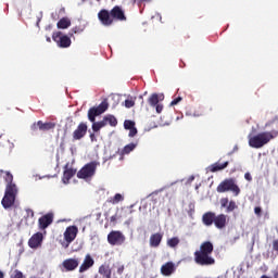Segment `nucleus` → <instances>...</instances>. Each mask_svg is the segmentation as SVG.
I'll use <instances>...</instances> for the list:
<instances>
[{
  "mask_svg": "<svg viewBox=\"0 0 278 278\" xmlns=\"http://www.w3.org/2000/svg\"><path fill=\"white\" fill-rule=\"evenodd\" d=\"M148 103L151 105V108H155L157 114H162L164 105L160 104V96L157 93H152L148 99Z\"/></svg>",
  "mask_w": 278,
  "mask_h": 278,
  "instance_id": "16",
  "label": "nucleus"
},
{
  "mask_svg": "<svg viewBox=\"0 0 278 278\" xmlns=\"http://www.w3.org/2000/svg\"><path fill=\"white\" fill-rule=\"evenodd\" d=\"M125 108H134V105H136V101H134L132 99H127L125 100Z\"/></svg>",
  "mask_w": 278,
  "mask_h": 278,
  "instance_id": "32",
  "label": "nucleus"
},
{
  "mask_svg": "<svg viewBox=\"0 0 278 278\" xmlns=\"http://www.w3.org/2000/svg\"><path fill=\"white\" fill-rule=\"evenodd\" d=\"M77 233H79V228H77V226H68L63 233L65 242L62 243V247L68 249L71 243L77 238Z\"/></svg>",
  "mask_w": 278,
  "mask_h": 278,
  "instance_id": "8",
  "label": "nucleus"
},
{
  "mask_svg": "<svg viewBox=\"0 0 278 278\" xmlns=\"http://www.w3.org/2000/svg\"><path fill=\"white\" fill-rule=\"evenodd\" d=\"M62 266L66 273H73V270H77L79 266V258H67L64 260Z\"/></svg>",
  "mask_w": 278,
  "mask_h": 278,
  "instance_id": "17",
  "label": "nucleus"
},
{
  "mask_svg": "<svg viewBox=\"0 0 278 278\" xmlns=\"http://www.w3.org/2000/svg\"><path fill=\"white\" fill-rule=\"evenodd\" d=\"M26 214H27V216H30V218H34V216H35L34 210H31V208H27Z\"/></svg>",
  "mask_w": 278,
  "mask_h": 278,
  "instance_id": "39",
  "label": "nucleus"
},
{
  "mask_svg": "<svg viewBox=\"0 0 278 278\" xmlns=\"http://www.w3.org/2000/svg\"><path fill=\"white\" fill-rule=\"evenodd\" d=\"M99 275H102L103 278H112V269L110 265H101L98 269Z\"/></svg>",
  "mask_w": 278,
  "mask_h": 278,
  "instance_id": "24",
  "label": "nucleus"
},
{
  "mask_svg": "<svg viewBox=\"0 0 278 278\" xmlns=\"http://www.w3.org/2000/svg\"><path fill=\"white\" fill-rule=\"evenodd\" d=\"M137 134H138V129L136 128V126H134L132 128L129 129L128 136L130 138H134V136H136Z\"/></svg>",
  "mask_w": 278,
  "mask_h": 278,
  "instance_id": "34",
  "label": "nucleus"
},
{
  "mask_svg": "<svg viewBox=\"0 0 278 278\" xmlns=\"http://www.w3.org/2000/svg\"><path fill=\"white\" fill-rule=\"evenodd\" d=\"M124 198L121 193H116L113 198H111L110 203H112L113 205H116V203H121V201H123Z\"/></svg>",
  "mask_w": 278,
  "mask_h": 278,
  "instance_id": "30",
  "label": "nucleus"
},
{
  "mask_svg": "<svg viewBox=\"0 0 278 278\" xmlns=\"http://www.w3.org/2000/svg\"><path fill=\"white\" fill-rule=\"evenodd\" d=\"M52 39L54 40V42H56L58 47H60L61 49H68V47H71L72 45L71 37L66 35H62V31L53 33Z\"/></svg>",
  "mask_w": 278,
  "mask_h": 278,
  "instance_id": "10",
  "label": "nucleus"
},
{
  "mask_svg": "<svg viewBox=\"0 0 278 278\" xmlns=\"http://www.w3.org/2000/svg\"><path fill=\"white\" fill-rule=\"evenodd\" d=\"M12 278H23V273L20 271L18 269H16V270L14 271V276H13Z\"/></svg>",
  "mask_w": 278,
  "mask_h": 278,
  "instance_id": "36",
  "label": "nucleus"
},
{
  "mask_svg": "<svg viewBox=\"0 0 278 278\" xmlns=\"http://www.w3.org/2000/svg\"><path fill=\"white\" fill-rule=\"evenodd\" d=\"M42 240H45L42 232H36L28 240V247L30 249H40L42 247Z\"/></svg>",
  "mask_w": 278,
  "mask_h": 278,
  "instance_id": "14",
  "label": "nucleus"
},
{
  "mask_svg": "<svg viewBox=\"0 0 278 278\" xmlns=\"http://www.w3.org/2000/svg\"><path fill=\"white\" fill-rule=\"evenodd\" d=\"M216 191L220 194L231 192L235 197H238L240 194V187L236 184V178H226L217 186Z\"/></svg>",
  "mask_w": 278,
  "mask_h": 278,
  "instance_id": "6",
  "label": "nucleus"
},
{
  "mask_svg": "<svg viewBox=\"0 0 278 278\" xmlns=\"http://www.w3.org/2000/svg\"><path fill=\"white\" fill-rule=\"evenodd\" d=\"M71 26V20L68 17H63L56 23L58 29H68Z\"/></svg>",
  "mask_w": 278,
  "mask_h": 278,
  "instance_id": "26",
  "label": "nucleus"
},
{
  "mask_svg": "<svg viewBox=\"0 0 278 278\" xmlns=\"http://www.w3.org/2000/svg\"><path fill=\"white\" fill-rule=\"evenodd\" d=\"M125 273V265H122L117 268V275H123Z\"/></svg>",
  "mask_w": 278,
  "mask_h": 278,
  "instance_id": "40",
  "label": "nucleus"
},
{
  "mask_svg": "<svg viewBox=\"0 0 278 278\" xmlns=\"http://www.w3.org/2000/svg\"><path fill=\"white\" fill-rule=\"evenodd\" d=\"M75 175H77V169H75L73 167H68V164H66L64 166V170H63V177H62L63 184H65V185L70 184L71 179H73V177H75Z\"/></svg>",
  "mask_w": 278,
  "mask_h": 278,
  "instance_id": "20",
  "label": "nucleus"
},
{
  "mask_svg": "<svg viewBox=\"0 0 278 278\" xmlns=\"http://www.w3.org/2000/svg\"><path fill=\"white\" fill-rule=\"evenodd\" d=\"M220 203V208L225 210L226 214H231V212H233L235 210H238V204L236 203V201L230 200L229 198H222L219 200Z\"/></svg>",
  "mask_w": 278,
  "mask_h": 278,
  "instance_id": "12",
  "label": "nucleus"
},
{
  "mask_svg": "<svg viewBox=\"0 0 278 278\" xmlns=\"http://www.w3.org/2000/svg\"><path fill=\"white\" fill-rule=\"evenodd\" d=\"M4 181L7 182V186L1 205L4 210H10V207H13L14 203H16L18 187L14 184V176L10 172H5Z\"/></svg>",
  "mask_w": 278,
  "mask_h": 278,
  "instance_id": "2",
  "label": "nucleus"
},
{
  "mask_svg": "<svg viewBox=\"0 0 278 278\" xmlns=\"http://www.w3.org/2000/svg\"><path fill=\"white\" fill-rule=\"evenodd\" d=\"M108 108H110V104L108 103V101H102L98 106H92L89 109L88 111V118L90 121V123L92 124V130L93 131H101V129H103V127H105L108 124H105V119H102L100 122H94L97 121V116H101V114H103Z\"/></svg>",
  "mask_w": 278,
  "mask_h": 278,
  "instance_id": "3",
  "label": "nucleus"
},
{
  "mask_svg": "<svg viewBox=\"0 0 278 278\" xmlns=\"http://www.w3.org/2000/svg\"><path fill=\"white\" fill-rule=\"evenodd\" d=\"M104 123L108 125L110 124L111 127H116V125H118V119H116V117L114 115H106L103 117Z\"/></svg>",
  "mask_w": 278,
  "mask_h": 278,
  "instance_id": "27",
  "label": "nucleus"
},
{
  "mask_svg": "<svg viewBox=\"0 0 278 278\" xmlns=\"http://www.w3.org/2000/svg\"><path fill=\"white\" fill-rule=\"evenodd\" d=\"M202 223L206 227H212L214 225L216 229H225L229 223V217L226 214H218L214 212H206L202 215Z\"/></svg>",
  "mask_w": 278,
  "mask_h": 278,
  "instance_id": "4",
  "label": "nucleus"
},
{
  "mask_svg": "<svg viewBox=\"0 0 278 278\" xmlns=\"http://www.w3.org/2000/svg\"><path fill=\"white\" fill-rule=\"evenodd\" d=\"M136 127V123L134 121L126 119L124 122V129H132Z\"/></svg>",
  "mask_w": 278,
  "mask_h": 278,
  "instance_id": "31",
  "label": "nucleus"
},
{
  "mask_svg": "<svg viewBox=\"0 0 278 278\" xmlns=\"http://www.w3.org/2000/svg\"><path fill=\"white\" fill-rule=\"evenodd\" d=\"M177 270V266H175V263L167 262L161 266V274L164 277H170V275H174V273Z\"/></svg>",
  "mask_w": 278,
  "mask_h": 278,
  "instance_id": "21",
  "label": "nucleus"
},
{
  "mask_svg": "<svg viewBox=\"0 0 278 278\" xmlns=\"http://www.w3.org/2000/svg\"><path fill=\"white\" fill-rule=\"evenodd\" d=\"M53 213H47L46 215H42L39 219H38V228L41 230L47 229L50 225L53 224Z\"/></svg>",
  "mask_w": 278,
  "mask_h": 278,
  "instance_id": "15",
  "label": "nucleus"
},
{
  "mask_svg": "<svg viewBox=\"0 0 278 278\" xmlns=\"http://www.w3.org/2000/svg\"><path fill=\"white\" fill-rule=\"evenodd\" d=\"M101 163L97 161H91L90 163L85 164L78 172H77V178L78 179H92V176L96 175L98 166H100Z\"/></svg>",
  "mask_w": 278,
  "mask_h": 278,
  "instance_id": "7",
  "label": "nucleus"
},
{
  "mask_svg": "<svg viewBox=\"0 0 278 278\" xmlns=\"http://www.w3.org/2000/svg\"><path fill=\"white\" fill-rule=\"evenodd\" d=\"M277 136H278L277 130L263 131L255 136H249V146L252 149H262V147H265V144H268L270 140H275Z\"/></svg>",
  "mask_w": 278,
  "mask_h": 278,
  "instance_id": "5",
  "label": "nucleus"
},
{
  "mask_svg": "<svg viewBox=\"0 0 278 278\" xmlns=\"http://www.w3.org/2000/svg\"><path fill=\"white\" fill-rule=\"evenodd\" d=\"M4 277L5 276H4L3 271L0 270V278H4Z\"/></svg>",
  "mask_w": 278,
  "mask_h": 278,
  "instance_id": "44",
  "label": "nucleus"
},
{
  "mask_svg": "<svg viewBox=\"0 0 278 278\" xmlns=\"http://www.w3.org/2000/svg\"><path fill=\"white\" fill-rule=\"evenodd\" d=\"M81 28L79 26H75L73 29H72V33H70V36L73 37L74 34H81Z\"/></svg>",
  "mask_w": 278,
  "mask_h": 278,
  "instance_id": "33",
  "label": "nucleus"
},
{
  "mask_svg": "<svg viewBox=\"0 0 278 278\" xmlns=\"http://www.w3.org/2000/svg\"><path fill=\"white\" fill-rule=\"evenodd\" d=\"M111 17L113 21H127V16L125 15V11L119 5H115L111 11Z\"/></svg>",
  "mask_w": 278,
  "mask_h": 278,
  "instance_id": "19",
  "label": "nucleus"
},
{
  "mask_svg": "<svg viewBox=\"0 0 278 278\" xmlns=\"http://www.w3.org/2000/svg\"><path fill=\"white\" fill-rule=\"evenodd\" d=\"M125 235H123L119 230H112L108 235V242L111 247H121L125 244Z\"/></svg>",
  "mask_w": 278,
  "mask_h": 278,
  "instance_id": "9",
  "label": "nucleus"
},
{
  "mask_svg": "<svg viewBox=\"0 0 278 278\" xmlns=\"http://www.w3.org/2000/svg\"><path fill=\"white\" fill-rule=\"evenodd\" d=\"M181 100H182L181 97L175 98V99L170 102V105H177V103H180Z\"/></svg>",
  "mask_w": 278,
  "mask_h": 278,
  "instance_id": "37",
  "label": "nucleus"
},
{
  "mask_svg": "<svg viewBox=\"0 0 278 278\" xmlns=\"http://www.w3.org/2000/svg\"><path fill=\"white\" fill-rule=\"evenodd\" d=\"M90 138H91V142H94V134H91Z\"/></svg>",
  "mask_w": 278,
  "mask_h": 278,
  "instance_id": "42",
  "label": "nucleus"
},
{
  "mask_svg": "<svg viewBox=\"0 0 278 278\" xmlns=\"http://www.w3.org/2000/svg\"><path fill=\"white\" fill-rule=\"evenodd\" d=\"M94 266V258L90 254H87L84 258L83 264L79 266V273H86Z\"/></svg>",
  "mask_w": 278,
  "mask_h": 278,
  "instance_id": "22",
  "label": "nucleus"
},
{
  "mask_svg": "<svg viewBox=\"0 0 278 278\" xmlns=\"http://www.w3.org/2000/svg\"><path fill=\"white\" fill-rule=\"evenodd\" d=\"M111 220H116V217H115V216H112V217H111Z\"/></svg>",
  "mask_w": 278,
  "mask_h": 278,
  "instance_id": "45",
  "label": "nucleus"
},
{
  "mask_svg": "<svg viewBox=\"0 0 278 278\" xmlns=\"http://www.w3.org/2000/svg\"><path fill=\"white\" fill-rule=\"evenodd\" d=\"M194 179V176L191 177V181Z\"/></svg>",
  "mask_w": 278,
  "mask_h": 278,
  "instance_id": "47",
  "label": "nucleus"
},
{
  "mask_svg": "<svg viewBox=\"0 0 278 278\" xmlns=\"http://www.w3.org/2000/svg\"><path fill=\"white\" fill-rule=\"evenodd\" d=\"M180 240L178 239V237H174L167 240V247H169L170 249H175V247L179 245Z\"/></svg>",
  "mask_w": 278,
  "mask_h": 278,
  "instance_id": "29",
  "label": "nucleus"
},
{
  "mask_svg": "<svg viewBox=\"0 0 278 278\" xmlns=\"http://www.w3.org/2000/svg\"><path fill=\"white\" fill-rule=\"evenodd\" d=\"M98 18L100 23H102V25H104L105 27H110V25L114 23V20L112 18V15H111V11H108L105 9H102L98 13Z\"/></svg>",
  "mask_w": 278,
  "mask_h": 278,
  "instance_id": "13",
  "label": "nucleus"
},
{
  "mask_svg": "<svg viewBox=\"0 0 278 278\" xmlns=\"http://www.w3.org/2000/svg\"><path fill=\"white\" fill-rule=\"evenodd\" d=\"M96 1H101V0H96Z\"/></svg>",
  "mask_w": 278,
  "mask_h": 278,
  "instance_id": "48",
  "label": "nucleus"
},
{
  "mask_svg": "<svg viewBox=\"0 0 278 278\" xmlns=\"http://www.w3.org/2000/svg\"><path fill=\"white\" fill-rule=\"evenodd\" d=\"M31 131H51V129H55V123L53 122H46L43 123L42 121H38L37 123H34L30 126Z\"/></svg>",
  "mask_w": 278,
  "mask_h": 278,
  "instance_id": "11",
  "label": "nucleus"
},
{
  "mask_svg": "<svg viewBox=\"0 0 278 278\" xmlns=\"http://www.w3.org/2000/svg\"><path fill=\"white\" fill-rule=\"evenodd\" d=\"M273 249H274V251H277V252H278V240H274V242H273Z\"/></svg>",
  "mask_w": 278,
  "mask_h": 278,
  "instance_id": "41",
  "label": "nucleus"
},
{
  "mask_svg": "<svg viewBox=\"0 0 278 278\" xmlns=\"http://www.w3.org/2000/svg\"><path fill=\"white\" fill-rule=\"evenodd\" d=\"M235 151H238V146L235 147Z\"/></svg>",
  "mask_w": 278,
  "mask_h": 278,
  "instance_id": "46",
  "label": "nucleus"
},
{
  "mask_svg": "<svg viewBox=\"0 0 278 278\" xmlns=\"http://www.w3.org/2000/svg\"><path fill=\"white\" fill-rule=\"evenodd\" d=\"M229 166V162L226 161L225 163L220 164V163H214L211 166V173H218V170H225V168H227Z\"/></svg>",
  "mask_w": 278,
  "mask_h": 278,
  "instance_id": "25",
  "label": "nucleus"
},
{
  "mask_svg": "<svg viewBox=\"0 0 278 278\" xmlns=\"http://www.w3.org/2000/svg\"><path fill=\"white\" fill-rule=\"evenodd\" d=\"M163 238H164V233L162 232L152 233L149 240L150 247L152 249H157V247L162 244Z\"/></svg>",
  "mask_w": 278,
  "mask_h": 278,
  "instance_id": "23",
  "label": "nucleus"
},
{
  "mask_svg": "<svg viewBox=\"0 0 278 278\" xmlns=\"http://www.w3.org/2000/svg\"><path fill=\"white\" fill-rule=\"evenodd\" d=\"M254 214L258 216V218L262 216V207L255 206L254 207Z\"/></svg>",
  "mask_w": 278,
  "mask_h": 278,
  "instance_id": "35",
  "label": "nucleus"
},
{
  "mask_svg": "<svg viewBox=\"0 0 278 278\" xmlns=\"http://www.w3.org/2000/svg\"><path fill=\"white\" fill-rule=\"evenodd\" d=\"M274 278H278V271H274Z\"/></svg>",
  "mask_w": 278,
  "mask_h": 278,
  "instance_id": "43",
  "label": "nucleus"
},
{
  "mask_svg": "<svg viewBox=\"0 0 278 278\" xmlns=\"http://www.w3.org/2000/svg\"><path fill=\"white\" fill-rule=\"evenodd\" d=\"M212 253H214V244L211 241L202 242L200 249L193 253L195 264L198 266H214L216 260Z\"/></svg>",
  "mask_w": 278,
  "mask_h": 278,
  "instance_id": "1",
  "label": "nucleus"
},
{
  "mask_svg": "<svg viewBox=\"0 0 278 278\" xmlns=\"http://www.w3.org/2000/svg\"><path fill=\"white\" fill-rule=\"evenodd\" d=\"M244 179H245L247 181H253V177L251 176V173H245V174H244Z\"/></svg>",
  "mask_w": 278,
  "mask_h": 278,
  "instance_id": "38",
  "label": "nucleus"
},
{
  "mask_svg": "<svg viewBox=\"0 0 278 278\" xmlns=\"http://www.w3.org/2000/svg\"><path fill=\"white\" fill-rule=\"evenodd\" d=\"M88 134V125L81 122L73 132V140H81Z\"/></svg>",
  "mask_w": 278,
  "mask_h": 278,
  "instance_id": "18",
  "label": "nucleus"
},
{
  "mask_svg": "<svg viewBox=\"0 0 278 278\" xmlns=\"http://www.w3.org/2000/svg\"><path fill=\"white\" fill-rule=\"evenodd\" d=\"M136 149V143H129L124 147V149L121 151V155H129L131 151Z\"/></svg>",
  "mask_w": 278,
  "mask_h": 278,
  "instance_id": "28",
  "label": "nucleus"
}]
</instances>
